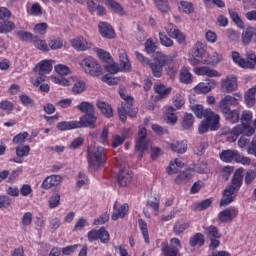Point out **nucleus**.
I'll use <instances>...</instances> for the list:
<instances>
[{
	"label": "nucleus",
	"instance_id": "64",
	"mask_svg": "<svg viewBox=\"0 0 256 256\" xmlns=\"http://www.w3.org/2000/svg\"><path fill=\"white\" fill-rule=\"evenodd\" d=\"M34 47H36V49H39L40 51H44V52L49 51V46L47 45V42H45V40H41V39L34 40Z\"/></svg>",
	"mask_w": 256,
	"mask_h": 256
},
{
	"label": "nucleus",
	"instance_id": "8",
	"mask_svg": "<svg viewBox=\"0 0 256 256\" xmlns=\"http://www.w3.org/2000/svg\"><path fill=\"white\" fill-rule=\"evenodd\" d=\"M205 53H207V45L203 42H197L190 52V65H192V67H197V65L205 63V60H203Z\"/></svg>",
	"mask_w": 256,
	"mask_h": 256
},
{
	"label": "nucleus",
	"instance_id": "46",
	"mask_svg": "<svg viewBox=\"0 0 256 256\" xmlns=\"http://www.w3.org/2000/svg\"><path fill=\"white\" fill-rule=\"evenodd\" d=\"M229 15L230 19L233 21V23H235L236 26L239 27V29H245V23L243 22L241 16H239V14L236 11L229 10Z\"/></svg>",
	"mask_w": 256,
	"mask_h": 256
},
{
	"label": "nucleus",
	"instance_id": "13",
	"mask_svg": "<svg viewBox=\"0 0 256 256\" xmlns=\"http://www.w3.org/2000/svg\"><path fill=\"white\" fill-rule=\"evenodd\" d=\"M221 91L224 93H233L237 90V77L235 75H228L221 80Z\"/></svg>",
	"mask_w": 256,
	"mask_h": 256
},
{
	"label": "nucleus",
	"instance_id": "42",
	"mask_svg": "<svg viewBox=\"0 0 256 256\" xmlns=\"http://www.w3.org/2000/svg\"><path fill=\"white\" fill-rule=\"evenodd\" d=\"M87 91V84L83 80H76L72 87L73 95H81V93H85Z\"/></svg>",
	"mask_w": 256,
	"mask_h": 256
},
{
	"label": "nucleus",
	"instance_id": "10",
	"mask_svg": "<svg viewBox=\"0 0 256 256\" xmlns=\"http://www.w3.org/2000/svg\"><path fill=\"white\" fill-rule=\"evenodd\" d=\"M247 60L241 57V54L237 51L232 52V60L238 67L242 69H255L256 65V55L254 53H247Z\"/></svg>",
	"mask_w": 256,
	"mask_h": 256
},
{
	"label": "nucleus",
	"instance_id": "30",
	"mask_svg": "<svg viewBox=\"0 0 256 256\" xmlns=\"http://www.w3.org/2000/svg\"><path fill=\"white\" fill-rule=\"evenodd\" d=\"M120 67L124 71H131V62H129V56L125 50H119Z\"/></svg>",
	"mask_w": 256,
	"mask_h": 256
},
{
	"label": "nucleus",
	"instance_id": "34",
	"mask_svg": "<svg viewBox=\"0 0 256 256\" xmlns=\"http://www.w3.org/2000/svg\"><path fill=\"white\" fill-rule=\"evenodd\" d=\"M179 79L180 83H183L184 85H191V83H193V75L189 71V68H182Z\"/></svg>",
	"mask_w": 256,
	"mask_h": 256
},
{
	"label": "nucleus",
	"instance_id": "36",
	"mask_svg": "<svg viewBox=\"0 0 256 256\" xmlns=\"http://www.w3.org/2000/svg\"><path fill=\"white\" fill-rule=\"evenodd\" d=\"M166 119H167V123H169L170 125H175V123L179 119L177 117V109H175V107L168 106L166 108Z\"/></svg>",
	"mask_w": 256,
	"mask_h": 256
},
{
	"label": "nucleus",
	"instance_id": "11",
	"mask_svg": "<svg viewBox=\"0 0 256 256\" xmlns=\"http://www.w3.org/2000/svg\"><path fill=\"white\" fill-rule=\"evenodd\" d=\"M87 237L90 243H93V241H100L103 245H108L109 241H111V235L104 226L100 227L98 230H90Z\"/></svg>",
	"mask_w": 256,
	"mask_h": 256
},
{
	"label": "nucleus",
	"instance_id": "57",
	"mask_svg": "<svg viewBox=\"0 0 256 256\" xmlns=\"http://www.w3.org/2000/svg\"><path fill=\"white\" fill-rule=\"evenodd\" d=\"M30 152H31V147H29V145L16 147L17 157H28Z\"/></svg>",
	"mask_w": 256,
	"mask_h": 256
},
{
	"label": "nucleus",
	"instance_id": "7",
	"mask_svg": "<svg viewBox=\"0 0 256 256\" xmlns=\"http://www.w3.org/2000/svg\"><path fill=\"white\" fill-rule=\"evenodd\" d=\"M173 63V58L165 54H160L153 62H149V67L152 71L153 77L159 78L163 77V67L165 65H171Z\"/></svg>",
	"mask_w": 256,
	"mask_h": 256
},
{
	"label": "nucleus",
	"instance_id": "23",
	"mask_svg": "<svg viewBox=\"0 0 256 256\" xmlns=\"http://www.w3.org/2000/svg\"><path fill=\"white\" fill-rule=\"evenodd\" d=\"M195 75H206V77H221V74L217 70L210 69L206 66H195L193 69Z\"/></svg>",
	"mask_w": 256,
	"mask_h": 256
},
{
	"label": "nucleus",
	"instance_id": "59",
	"mask_svg": "<svg viewBox=\"0 0 256 256\" xmlns=\"http://www.w3.org/2000/svg\"><path fill=\"white\" fill-rule=\"evenodd\" d=\"M48 45L52 51H57L63 47V40L61 38H53L48 41Z\"/></svg>",
	"mask_w": 256,
	"mask_h": 256
},
{
	"label": "nucleus",
	"instance_id": "28",
	"mask_svg": "<svg viewBox=\"0 0 256 256\" xmlns=\"http://www.w3.org/2000/svg\"><path fill=\"white\" fill-rule=\"evenodd\" d=\"M58 131H71V129H79L77 121H62L56 125Z\"/></svg>",
	"mask_w": 256,
	"mask_h": 256
},
{
	"label": "nucleus",
	"instance_id": "25",
	"mask_svg": "<svg viewBox=\"0 0 256 256\" xmlns=\"http://www.w3.org/2000/svg\"><path fill=\"white\" fill-rule=\"evenodd\" d=\"M177 6L178 11L180 13H184V15H191V13L195 12V5L193 4V2L181 0L180 2H178Z\"/></svg>",
	"mask_w": 256,
	"mask_h": 256
},
{
	"label": "nucleus",
	"instance_id": "63",
	"mask_svg": "<svg viewBox=\"0 0 256 256\" xmlns=\"http://www.w3.org/2000/svg\"><path fill=\"white\" fill-rule=\"evenodd\" d=\"M162 253L164 256H177V253H179V250L169 245H165L162 247Z\"/></svg>",
	"mask_w": 256,
	"mask_h": 256
},
{
	"label": "nucleus",
	"instance_id": "31",
	"mask_svg": "<svg viewBox=\"0 0 256 256\" xmlns=\"http://www.w3.org/2000/svg\"><path fill=\"white\" fill-rule=\"evenodd\" d=\"M98 109H100L102 115L110 119V117H113V107L107 102L98 101L97 103Z\"/></svg>",
	"mask_w": 256,
	"mask_h": 256
},
{
	"label": "nucleus",
	"instance_id": "38",
	"mask_svg": "<svg viewBox=\"0 0 256 256\" xmlns=\"http://www.w3.org/2000/svg\"><path fill=\"white\" fill-rule=\"evenodd\" d=\"M167 34L169 35V37H171L172 39H176V41L180 44L183 45V43H185V36L181 33V30L179 29H173L171 28L170 30H167Z\"/></svg>",
	"mask_w": 256,
	"mask_h": 256
},
{
	"label": "nucleus",
	"instance_id": "21",
	"mask_svg": "<svg viewBox=\"0 0 256 256\" xmlns=\"http://www.w3.org/2000/svg\"><path fill=\"white\" fill-rule=\"evenodd\" d=\"M237 215H239V210L225 209L218 214V219H219L220 223H229L230 221H233V219H235V217H237Z\"/></svg>",
	"mask_w": 256,
	"mask_h": 256
},
{
	"label": "nucleus",
	"instance_id": "33",
	"mask_svg": "<svg viewBox=\"0 0 256 256\" xmlns=\"http://www.w3.org/2000/svg\"><path fill=\"white\" fill-rule=\"evenodd\" d=\"M204 235H206L207 239H221V234L219 233V228L215 225H210L204 228Z\"/></svg>",
	"mask_w": 256,
	"mask_h": 256
},
{
	"label": "nucleus",
	"instance_id": "1",
	"mask_svg": "<svg viewBox=\"0 0 256 256\" xmlns=\"http://www.w3.org/2000/svg\"><path fill=\"white\" fill-rule=\"evenodd\" d=\"M243 171H245L243 167H240L234 172L230 184L223 191L220 207H225L233 203V200L235 199L233 195L239 193L243 186Z\"/></svg>",
	"mask_w": 256,
	"mask_h": 256
},
{
	"label": "nucleus",
	"instance_id": "37",
	"mask_svg": "<svg viewBox=\"0 0 256 256\" xmlns=\"http://www.w3.org/2000/svg\"><path fill=\"white\" fill-rule=\"evenodd\" d=\"M210 205H213V198L202 200L199 203L192 205V211H205L209 209Z\"/></svg>",
	"mask_w": 256,
	"mask_h": 256
},
{
	"label": "nucleus",
	"instance_id": "53",
	"mask_svg": "<svg viewBox=\"0 0 256 256\" xmlns=\"http://www.w3.org/2000/svg\"><path fill=\"white\" fill-rule=\"evenodd\" d=\"M19 99H20V103L24 107H35V100H33V98H31V96H29L27 94H21L19 96Z\"/></svg>",
	"mask_w": 256,
	"mask_h": 256
},
{
	"label": "nucleus",
	"instance_id": "2",
	"mask_svg": "<svg viewBox=\"0 0 256 256\" xmlns=\"http://www.w3.org/2000/svg\"><path fill=\"white\" fill-rule=\"evenodd\" d=\"M87 162L95 171L107 163V151L101 146L91 144L87 149Z\"/></svg>",
	"mask_w": 256,
	"mask_h": 256
},
{
	"label": "nucleus",
	"instance_id": "40",
	"mask_svg": "<svg viewBox=\"0 0 256 256\" xmlns=\"http://www.w3.org/2000/svg\"><path fill=\"white\" fill-rule=\"evenodd\" d=\"M169 147L171 151L174 153H179L180 155H183V153L187 152V142L185 141L172 143L169 145Z\"/></svg>",
	"mask_w": 256,
	"mask_h": 256
},
{
	"label": "nucleus",
	"instance_id": "60",
	"mask_svg": "<svg viewBox=\"0 0 256 256\" xmlns=\"http://www.w3.org/2000/svg\"><path fill=\"white\" fill-rule=\"evenodd\" d=\"M97 55L101 61H104V63H111L113 61L111 54L103 49H98Z\"/></svg>",
	"mask_w": 256,
	"mask_h": 256
},
{
	"label": "nucleus",
	"instance_id": "58",
	"mask_svg": "<svg viewBox=\"0 0 256 256\" xmlns=\"http://www.w3.org/2000/svg\"><path fill=\"white\" fill-rule=\"evenodd\" d=\"M173 105H174V109H176V111H179V109H181V107H183V105H185V98L183 97V95L181 94H176L173 97Z\"/></svg>",
	"mask_w": 256,
	"mask_h": 256
},
{
	"label": "nucleus",
	"instance_id": "50",
	"mask_svg": "<svg viewBox=\"0 0 256 256\" xmlns=\"http://www.w3.org/2000/svg\"><path fill=\"white\" fill-rule=\"evenodd\" d=\"M54 71L60 75V77H65L67 75H70L71 74V69L65 65V64H57L55 67H54Z\"/></svg>",
	"mask_w": 256,
	"mask_h": 256
},
{
	"label": "nucleus",
	"instance_id": "61",
	"mask_svg": "<svg viewBox=\"0 0 256 256\" xmlns=\"http://www.w3.org/2000/svg\"><path fill=\"white\" fill-rule=\"evenodd\" d=\"M144 45L145 51L146 53H148V55H151L155 53V51H157V45L155 44V42H153L151 38L147 39Z\"/></svg>",
	"mask_w": 256,
	"mask_h": 256
},
{
	"label": "nucleus",
	"instance_id": "16",
	"mask_svg": "<svg viewBox=\"0 0 256 256\" xmlns=\"http://www.w3.org/2000/svg\"><path fill=\"white\" fill-rule=\"evenodd\" d=\"M223 117L228 123L235 125V123H239V119H241V113L239 109L231 110V108L221 109Z\"/></svg>",
	"mask_w": 256,
	"mask_h": 256
},
{
	"label": "nucleus",
	"instance_id": "27",
	"mask_svg": "<svg viewBox=\"0 0 256 256\" xmlns=\"http://www.w3.org/2000/svg\"><path fill=\"white\" fill-rule=\"evenodd\" d=\"M154 91L159 95L161 99H167V97L171 95V91H173V88L171 87L166 88L163 84L155 83Z\"/></svg>",
	"mask_w": 256,
	"mask_h": 256
},
{
	"label": "nucleus",
	"instance_id": "6",
	"mask_svg": "<svg viewBox=\"0 0 256 256\" xmlns=\"http://www.w3.org/2000/svg\"><path fill=\"white\" fill-rule=\"evenodd\" d=\"M35 73H38V77L33 81L34 87H39L46 79L45 75H49L53 71V60H42L34 68Z\"/></svg>",
	"mask_w": 256,
	"mask_h": 256
},
{
	"label": "nucleus",
	"instance_id": "20",
	"mask_svg": "<svg viewBox=\"0 0 256 256\" xmlns=\"http://www.w3.org/2000/svg\"><path fill=\"white\" fill-rule=\"evenodd\" d=\"M217 87V82L215 80H209L208 82H200L198 85L195 86L194 91L195 93H203L207 95L210 91Z\"/></svg>",
	"mask_w": 256,
	"mask_h": 256
},
{
	"label": "nucleus",
	"instance_id": "41",
	"mask_svg": "<svg viewBox=\"0 0 256 256\" xmlns=\"http://www.w3.org/2000/svg\"><path fill=\"white\" fill-rule=\"evenodd\" d=\"M76 109L81 113H85V115L95 113V106H93V103L87 101H82L78 106H76Z\"/></svg>",
	"mask_w": 256,
	"mask_h": 256
},
{
	"label": "nucleus",
	"instance_id": "51",
	"mask_svg": "<svg viewBox=\"0 0 256 256\" xmlns=\"http://www.w3.org/2000/svg\"><path fill=\"white\" fill-rule=\"evenodd\" d=\"M14 29L15 23H13V21L0 22V33H11V31H14Z\"/></svg>",
	"mask_w": 256,
	"mask_h": 256
},
{
	"label": "nucleus",
	"instance_id": "39",
	"mask_svg": "<svg viewBox=\"0 0 256 256\" xmlns=\"http://www.w3.org/2000/svg\"><path fill=\"white\" fill-rule=\"evenodd\" d=\"M256 89L255 88H250L244 95V100L247 105V107L251 108L253 105L256 103Z\"/></svg>",
	"mask_w": 256,
	"mask_h": 256
},
{
	"label": "nucleus",
	"instance_id": "62",
	"mask_svg": "<svg viewBox=\"0 0 256 256\" xmlns=\"http://www.w3.org/2000/svg\"><path fill=\"white\" fill-rule=\"evenodd\" d=\"M159 39H160V43H161V45H163V47H173V40H171V38L166 36L165 33L160 32Z\"/></svg>",
	"mask_w": 256,
	"mask_h": 256
},
{
	"label": "nucleus",
	"instance_id": "9",
	"mask_svg": "<svg viewBox=\"0 0 256 256\" xmlns=\"http://www.w3.org/2000/svg\"><path fill=\"white\" fill-rule=\"evenodd\" d=\"M80 66L85 73H88V75H91L92 77H101V75H103L101 65H99V62H97V60L91 56L84 58L81 61Z\"/></svg>",
	"mask_w": 256,
	"mask_h": 256
},
{
	"label": "nucleus",
	"instance_id": "44",
	"mask_svg": "<svg viewBox=\"0 0 256 256\" xmlns=\"http://www.w3.org/2000/svg\"><path fill=\"white\" fill-rule=\"evenodd\" d=\"M138 225L140 227V231L143 235L144 241L147 245H149L150 240H149V229L147 228V222L143 219L138 220Z\"/></svg>",
	"mask_w": 256,
	"mask_h": 256
},
{
	"label": "nucleus",
	"instance_id": "14",
	"mask_svg": "<svg viewBox=\"0 0 256 256\" xmlns=\"http://www.w3.org/2000/svg\"><path fill=\"white\" fill-rule=\"evenodd\" d=\"M71 46L76 51H88V49H91L93 47V44H91L87 39H85L83 36L76 37L70 41Z\"/></svg>",
	"mask_w": 256,
	"mask_h": 256
},
{
	"label": "nucleus",
	"instance_id": "18",
	"mask_svg": "<svg viewBox=\"0 0 256 256\" xmlns=\"http://www.w3.org/2000/svg\"><path fill=\"white\" fill-rule=\"evenodd\" d=\"M99 33L102 35L105 39H115V30L113 29V26H111L107 22H100L98 25Z\"/></svg>",
	"mask_w": 256,
	"mask_h": 256
},
{
	"label": "nucleus",
	"instance_id": "49",
	"mask_svg": "<svg viewBox=\"0 0 256 256\" xmlns=\"http://www.w3.org/2000/svg\"><path fill=\"white\" fill-rule=\"evenodd\" d=\"M154 3L158 11L161 13H169V11H171V7H169V1L167 0H155Z\"/></svg>",
	"mask_w": 256,
	"mask_h": 256
},
{
	"label": "nucleus",
	"instance_id": "48",
	"mask_svg": "<svg viewBox=\"0 0 256 256\" xmlns=\"http://www.w3.org/2000/svg\"><path fill=\"white\" fill-rule=\"evenodd\" d=\"M193 123H195V117L193 116V114L186 113L182 121L183 129H191L193 127Z\"/></svg>",
	"mask_w": 256,
	"mask_h": 256
},
{
	"label": "nucleus",
	"instance_id": "17",
	"mask_svg": "<svg viewBox=\"0 0 256 256\" xmlns=\"http://www.w3.org/2000/svg\"><path fill=\"white\" fill-rule=\"evenodd\" d=\"M77 123H79V129H81V127H89L90 129H95V123H97L95 112L82 115Z\"/></svg>",
	"mask_w": 256,
	"mask_h": 256
},
{
	"label": "nucleus",
	"instance_id": "45",
	"mask_svg": "<svg viewBox=\"0 0 256 256\" xmlns=\"http://www.w3.org/2000/svg\"><path fill=\"white\" fill-rule=\"evenodd\" d=\"M189 229V223L184 221H177L173 226V232L175 235H181L185 233V230Z\"/></svg>",
	"mask_w": 256,
	"mask_h": 256
},
{
	"label": "nucleus",
	"instance_id": "47",
	"mask_svg": "<svg viewBox=\"0 0 256 256\" xmlns=\"http://www.w3.org/2000/svg\"><path fill=\"white\" fill-rule=\"evenodd\" d=\"M189 181H191V173L188 171H183L175 179L176 185H185V183H189Z\"/></svg>",
	"mask_w": 256,
	"mask_h": 256
},
{
	"label": "nucleus",
	"instance_id": "3",
	"mask_svg": "<svg viewBox=\"0 0 256 256\" xmlns=\"http://www.w3.org/2000/svg\"><path fill=\"white\" fill-rule=\"evenodd\" d=\"M119 95L121 99H123V102L121 104V107L118 108V115L122 123H125V121H127V116L131 118L137 117V109L133 107L135 99L132 96L128 95L125 92V89H120Z\"/></svg>",
	"mask_w": 256,
	"mask_h": 256
},
{
	"label": "nucleus",
	"instance_id": "56",
	"mask_svg": "<svg viewBox=\"0 0 256 256\" xmlns=\"http://www.w3.org/2000/svg\"><path fill=\"white\" fill-rule=\"evenodd\" d=\"M13 205V199L7 195H0V209H9Z\"/></svg>",
	"mask_w": 256,
	"mask_h": 256
},
{
	"label": "nucleus",
	"instance_id": "12",
	"mask_svg": "<svg viewBox=\"0 0 256 256\" xmlns=\"http://www.w3.org/2000/svg\"><path fill=\"white\" fill-rule=\"evenodd\" d=\"M243 101L241 93H235L233 96L226 95L219 102L220 109H231V107H238L239 103Z\"/></svg>",
	"mask_w": 256,
	"mask_h": 256
},
{
	"label": "nucleus",
	"instance_id": "4",
	"mask_svg": "<svg viewBox=\"0 0 256 256\" xmlns=\"http://www.w3.org/2000/svg\"><path fill=\"white\" fill-rule=\"evenodd\" d=\"M221 121V116L216 114L211 110V108H207L204 116V120L200 123L198 127V131L200 135H204L210 131H217L221 125L219 122Z\"/></svg>",
	"mask_w": 256,
	"mask_h": 256
},
{
	"label": "nucleus",
	"instance_id": "15",
	"mask_svg": "<svg viewBox=\"0 0 256 256\" xmlns=\"http://www.w3.org/2000/svg\"><path fill=\"white\" fill-rule=\"evenodd\" d=\"M133 179V172L129 168H123L117 175V183L120 187H127Z\"/></svg>",
	"mask_w": 256,
	"mask_h": 256
},
{
	"label": "nucleus",
	"instance_id": "26",
	"mask_svg": "<svg viewBox=\"0 0 256 256\" xmlns=\"http://www.w3.org/2000/svg\"><path fill=\"white\" fill-rule=\"evenodd\" d=\"M105 5L113 11V13H116L117 15H120V17H123L125 15V9H123V6L115 0H105Z\"/></svg>",
	"mask_w": 256,
	"mask_h": 256
},
{
	"label": "nucleus",
	"instance_id": "22",
	"mask_svg": "<svg viewBox=\"0 0 256 256\" xmlns=\"http://www.w3.org/2000/svg\"><path fill=\"white\" fill-rule=\"evenodd\" d=\"M127 213H129V204H122L119 208H117V204H114L111 219L112 221H118V219H123Z\"/></svg>",
	"mask_w": 256,
	"mask_h": 256
},
{
	"label": "nucleus",
	"instance_id": "5",
	"mask_svg": "<svg viewBox=\"0 0 256 256\" xmlns=\"http://www.w3.org/2000/svg\"><path fill=\"white\" fill-rule=\"evenodd\" d=\"M219 157L223 163H241V165H251V158L243 156L237 150H222Z\"/></svg>",
	"mask_w": 256,
	"mask_h": 256
},
{
	"label": "nucleus",
	"instance_id": "24",
	"mask_svg": "<svg viewBox=\"0 0 256 256\" xmlns=\"http://www.w3.org/2000/svg\"><path fill=\"white\" fill-rule=\"evenodd\" d=\"M251 41L256 43V28L255 27H248L244 33H242V43L243 45H249Z\"/></svg>",
	"mask_w": 256,
	"mask_h": 256
},
{
	"label": "nucleus",
	"instance_id": "29",
	"mask_svg": "<svg viewBox=\"0 0 256 256\" xmlns=\"http://www.w3.org/2000/svg\"><path fill=\"white\" fill-rule=\"evenodd\" d=\"M189 245L192 247H203L205 245V235L201 232L194 234L189 240Z\"/></svg>",
	"mask_w": 256,
	"mask_h": 256
},
{
	"label": "nucleus",
	"instance_id": "52",
	"mask_svg": "<svg viewBox=\"0 0 256 256\" xmlns=\"http://www.w3.org/2000/svg\"><path fill=\"white\" fill-rule=\"evenodd\" d=\"M220 61H223V55L214 52L210 58L204 60L203 65H217Z\"/></svg>",
	"mask_w": 256,
	"mask_h": 256
},
{
	"label": "nucleus",
	"instance_id": "54",
	"mask_svg": "<svg viewBox=\"0 0 256 256\" xmlns=\"http://www.w3.org/2000/svg\"><path fill=\"white\" fill-rule=\"evenodd\" d=\"M61 203V195L59 193H54L50 197L48 201V205L50 209H56V207H59Z\"/></svg>",
	"mask_w": 256,
	"mask_h": 256
},
{
	"label": "nucleus",
	"instance_id": "43",
	"mask_svg": "<svg viewBox=\"0 0 256 256\" xmlns=\"http://www.w3.org/2000/svg\"><path fill=\"white\" fill-rule=\"evenodd\" d=\"M209 147V143H207V140L202 139L200 140L195 146H194V153L195 155H198L201 157L205 153V150Z\"/></svg>",
	"mask_w": 256,
	"mask_h": 256
},
{
	"label": "nucleus",
	"instance_id": "32",
	"mask_svg": "<svg viewBox=\"0 0 256 256\" xmlns=\"http://www.w3.org/2000/svg\"><path fill=\"white\" fill-rule=\"evenodd\" d=\"M150 145L151 142L149 140H136L135 149L140 153L139 159H143V153L149 150Z\"/></svg>",
	"mask_w": 256,
	"mask_h": 256
},
{
	"label": "nucleus",
	"instance_id": "35",
	"mask_svg": "<svg viewBox=\"0 0 256 256\" xmlns=\"http://www.w3.org/2000/svg\"><path fill=\"white\" fill-rule=\"evenodd\" d=\"M243 134V127H241V124L236 125L228 134L227 141L229 143H235L237 139H239V135Z\"/></svg>",
	"mask_w": 256,
	"mask_h": 256
},
{
	"label": "nucleus",
	"instance_id": "19",
	"mask_svg": "<svg viewBox=\"0 0 256 256\" xmlns=\"http://www.w3.org/2000/svg\"><path fill=\"white\" fill-rule=\"evenodd\" d=\"M63 182V177L61 175H50L45 178L42 183L43 189H53V187H57L61 185Z\"/></svg>",
	"mask_w": 256,
	"mask_h": 256
},
{
	"label": "nucleus",
	"instance_id": "55",
	"mask_svg": "<svg viewBox=\"0 0 256 256\" xmlns=\"http://www.w3.org/2000/svg\"><path fill=\"white\" fill-rule=\"evenodd\" d=\"M191 110L198 119H203V117H205V113H207V109H204L201 104L191 106Z\"/></svg>",
	"mask_w": 256,
	"mask_h": 256
}]
</instances>
